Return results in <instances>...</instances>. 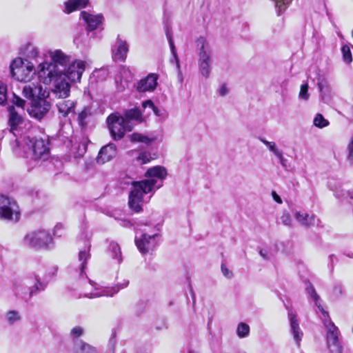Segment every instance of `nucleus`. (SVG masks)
Instances as JSON below:
<instances>
[{"label": "nucleus", "instance_id": "nucleus-31", "mask_svg": "<svg viewBox=\"0 0 353 353\" xmlns=\"http://www.w3.org/2000/svg\"><path fill=\"white\" fill-rule=\"evenodd\" d=\"M109 249L112 254V258L117 259L119 262L121 261V252L119 245L114 242L110 243Z\"/></svg>", "mask_w": 353, "mask_h": 353}, {"label": "nucleus", "instance_id": "nucleus-40", "mask_svg": "<svg viewBox=\"0 0 353 353\" xmlns=\"http://www.w3.org/2000/svg\"><path fill=\"white\" fill-rule=\"evenodd\" d=\"M281 221L283 225L290 227L292 225V219L290 214L284 212L281 217Z\"/></svg>", "mask_w": 353, "mask_h": 353}, {"label": "nucleus", "instance_id": "nucleus-18", "mask_svg": "<svg viewBox=\"0 0 353 353\" xmlns=\"http://www.w3.org/2000/svg\"><path fill=\"white\" fill-rule=\"evenodd\" d=\"M61 99L57 103L59 114L64 117L74 115L76 103L70 99H64L65 97H59Z\"/></svg>", "mask_w": 353, "mask_h": 353}, {"label": "nucleus", "instance_id": "nucleus-19", "mask_svg": "<svg viewBox=\"0 0 353 353\" xmlns=\"http://www.w3.org/2000/svg\"><path fill=\"white\" fill-rule=\"evenodd\" d=\"M81 17L87 24L88 31L96 30L102 23L103 16L101 14H92L85 11L81 12Z\"/></svg>", "mask_w": 353, "mask_h": 353}, {"label": "nucleus", "instance_id": "nucleus-6", "mask_svg": "<svg viewBox=\"0 0 353 353\" xmlns=\"http://www.w3.org/2000/svg\"><path fill=\"white\" fill-rule=\"evenodd\" d=\"M154 191L152 185L148 184L143 180L133 181L129 194L128 205L130 208L135 212H141L142 210V204L144 201V195Z\"/></svg>", "mask_w": 353, "mask_h": 353}, {"label": "nucleus", "instance_id": "nucleus-3", "mask_svg": "<svg viewBox=\"0 0 353 353\" xmlns=\"http://www.w3.org/2000/svg\"><path fill=\"white\" fill-rule=\"evenodd\" d=\"M24 97L31 100L28 109L29 114L38 120L41 119L50 110L51 105L45 99L46 91L40 84L30 83L23 88Z\"/></svg>", "mask_w": 353, "mask_h": 353}, {"label": "nucleus", "instance_id": "nucleus-23", "mask_svg": "<svg viewBox=\"0 0 353 353\" xmlns=\"http://www.w3.org/2000/svg\"><path fill=\"white\" fill-rule=\"evenodd\" d=\"M89 3V0H68L64 3V12L70 14L77 10L85 8Z\"/></svg>", "mask_w": 353, "mask_h": 353}, {"label": "nucleus", "instance_id": "nucleus-13", "mask_svg": "<svg viewBox=\"0 0 353 353\" xmlns=\"http://www.w3.org/2000/svg\"><path fill=\"white\" fill-rule=\"evenodd\" d=\"M157 234L149 235L146 233H143L139 236H135V243L139 252L145 254L150 250H152L157 245Z\"/></svg>", "mask_w": 353, "mask_h": 353}, {"label": "nucleus", "instance_id": "nucleus-15", "mask_svg": "<svg viewBox=\"0 0 353 353\" xmlns=\"http://www.w3.org/2000/svg\"><path fill=\"white\" fill-rule=\"evenodd\" d=\"M128 281H125L123 283L114 287H103L102 288H94V290L88 293H84L83 297L90 299L100 297V296H112L117 294L120 289L125 288L128 285Z\"/></svg>", "mask_w": 353, "mask_h": 353}, {"label": "nucleus", "instance_id": "nucleus-1", "mask_svg": "<svg viewBox=\"0 0 353 353\" xmlns=\"http://www.w3.org/2000/svg\"><path fill=\"white\" fill-rule=\"evenodd\" d=\"M51 62L43 61L40 63L35 70L40 81L46 85L50 84L56 80L57 77L61 74L63 69L72 60L61 50H56L50 52Z\"/></svg>", "mask_w": 353, "mask_h": 353}, {"label": "nucleus", "instance_id": "nucleus-51", "mask_svg": "<svg viewBox=\"0 0 353 353\" xmlns=\"http://www.w3.org/2000/svg\"><path fill=\"white\" fill-rule=\"evenodd\" d=\"M274 155L278 158L279 163L282 162V161L285 159V157H283V151L281 150H280Z\"/></svg>", "mask_w": 353, "mask_h": 353}, {"label": "nucleus", "instance_id": "nucleus-35", "mask_svg": "<svg viewBox=\"0 0 353 353\" xmlns=\"http://www.w3.org/2000/svg\"><path fill=\"white\" fill-rule=\"evenodd\" d=\"M341 52L343 54V61L347 64L350 63L352 61V57L350 47L347 46H343L341 48Z\"/></svg>", "mask_w": 353, "mask_h": 353}, {"label": "nucleus", "instance_id": "nucleus-41", "mask_svg": "<svg viewBox=\"0 0 353 353\" xmlns=\"http://www.w3.org/2000/svg\"><path fill=\"white\" fill-rule=\"evenodd\" d=\"M336 196L343 199H353V190H342L341 192H336Z\"/></svg>", "mask_w": 353, "mask_h": 353}, {"label": "nucleus", "instance_id": "nucleus-28", "mask_svg": "<svg viewBox=\"0 0 353 353\" xmlns=\"http://www.w3.org/2000/svg\"><path fill=\"white\" fill-rule=\"evenodd\" d=\"M167 38H168V42H169V45H170V50H171V52H172V57H173V59H171V61H172L174 60V62L176 63V67L178 68H180L179 59V57L177 56L176 48H175V46H174L172 37V36L170 34L167 33Z\"/></svg>", "mask_w": 353, "mask_h": 353}, {"label": "nucleus", "instance_id": "nucleus-22", "mask_svg": "<svg viewBox=\"0 0 353 353\" xmlns=\"http://www.w3.org/2000/svg\"><path fill=\"white\" fill-rule=\"evenodd\" d=\"M294 216L296 220L303 226L313 227L319 224V220L314 214L297 211L295 212Z\"/></svg>", "mask_w": 353, "mask_h": 353}, {"label": "nucleus", "instance_id": "nucleus-26", "mask_svg": "<svg viewBox=\"0 0 353 353\" xmlns=\"http://www.w3.org/2000/svg\"><path fill=\"white\" fill-rule=\"evenodd\" d=\"M123 117L125 119L127 123L130 120L141 121L142 119V115L140 110L136 108L126 110L124 113Z\"/></svg>", "mask_w": 353, "mask_h": 353}, {"label": "nucleus", "instance_id": "nucleus-36", "mask_svg": "<svg viewBox=\"0 0 353 353\" xmlns=\"http://www.w3.org/2000/svg\"><path fill=\"white\" fill-rule=\"evenodd\" d=\"M90 254H89V250L88 249L84 248L83 250H81L79 253V260L81 261V272L84 270L85 268L86 261L88 259Z\"/></svg>", "mask_w": 353, "mask_h": 353}, {"label": "nucleus", "instance_id": "nucleus-16", "mask_svg": "<svg viewBox=\"0 0 353 353\" xmlns=\"http://www.w3.org/2000/svg\"><path fill=\"white\" fill-rule=\"evenodd\" d=\"M159 76L157 74H149L145 78L141 79L137 84V90L140 92H152L157 85Z\"/></svg>", "mask_w": 353, "mask_h": 353}, {"label": "nucleus", "instance_id": "nucleus-21", "mask_svg": "<svg viewBox=\"0 0 353 353\" xmlns=\"http://www.w3.org/2000/svg\"><path fill=\"white\" fill-rule=\"evenodd\" d=\"M288 317L290 323V330L293 335L294 340L296 343L299 345L303 334L299 327L296 315L292 310H290L288 312Z\"/></svg>", "mask_w": 353, "mask_h": 353}, {"label": "nucleus", "instance_id": "nucleus-17", "mask_svg": "<svg viewBox=\"0 0 353 353\" xmlns=\"http://www.w3.org/2000/svg\"><path fill=\"white\" fill-rule=\"evenodd\" d=\"M128 51L127 42L118 38L112 48V58L115 61H124Z\"/></svg>", "mask_w": 353, "mask_h": 353}, {"label": "nucleus", "instance_id": "nucleus-45", "mask_svg": "<svg viewBox=\"0 0 353 353\" xmlns=\"http://www.w3.org/2000/svg\"><path fill=\"white\" fill-rule=\"evenodd\" d=\"M83 333V329L81 327L77 326L71 330L70 334L76 337H79Z\"/></svg>", "mask_w": 353, "mask_h": 353}, {"label": "nucleus", "instance_id": "nucleus-47", "mask_svg": "<svg viewBox=\"0 0 353 353\" xmlns=\"http://www.w3.org/2000/svg\"><path fill=\"white\" fill-rule=\"evenodd\" d=\"M228 92V90L225 85H222L219 90V95L223 97L226 95Z\"/></svg>", "mask_w": 353, "mask_h": 353}, {"label": "nucleus", "instance_id": "nucleus-49", "mask_svg": "<svg viewBox=\"0 0 353 353\" xmlns=\"http://www.w3.org/2000/svg\"><path fill=\"white\" fill-rule=\"evenodd\" d=\"M272 197L274 199V200L278 203H282V199L280 197L279 195H278L276 192L273 191L272 192Z\"/></svg>", "mask_w": 353, "mask_h": 353}, {"label": "nucleus", "instance_id": "nucleus-27", "mask_svg": "<svg viewBox=\"0 0 353 353\" xmlns=\"http://www.w3.org/2000/svg\"><path fill=\"white\" fill-rule=\"evenodd\" d=\"M6 319L10 325H13L21 321V316L17 310H9L6 314Z\"/></svg>", "mask_w": 353, "mask_h": 353}, {"label": "nucleus", "instance_id": "nucleus-50", "mask_svg": "<svg viewBox=\"0 0 353 353\" xmlns=\"http://www.w3.org/2000/svg\"><path fill=\"white\" fill-rule=\"evenodd\" d=\"M274 155L278 158L279 163L282 162V161L285 159V157H283V151L281 150H280Z\"/></svg>", "mask_w": 353, "mask_h": 353}, {"label": "nucleus", "instance_id": "nucleus-5", "mask_svg": "<svg viewBox=\"0 0 353 353\" xmlns=\"http://www.w3.org/2000/svg\"><path fill=\"white\" fill-rule=\"evenodd\" d=\"M198 49V67L199 73L205 79L209 78L212 70V50L210 42L203 37L196 41Z\"/></svg>", "mask_w": 353, "mask_h": 353}, {"label": "nucleus", "instance_id": "nucleus-38", "mask_svg": "<svg viewBox=\"0 0 353 353\" xmlns=\"http://www.w3.org/2000/svg\"><path fill=\"white\" fill-rule=\"evenodd\" d=\"M299 97L300 99H303L305 101H307L309 99L310 94L308 93L307 83H303L301 85V89H300V92L299 94Z\"/></svg>", "mask_w": 353, "mask_h": 353}, {"label": "nucleus", "instance_id": "nucleus-39", "mask_svg": "<svg viewBox=\"0 0 353 353\" xmlns=\"http://www.w3.org/2000/svg\"><path fill=\"white\" fill-rule=\"evenodd\" d=\"M7 89L6 85L0 81V105H3L6 101Z\"/></svg>", "mask_w": 353, "mask_h": 353}, {"label": "nucleus", "instance_id": "nucleus-8", "mask_svg": "<svg viewBox=\"0 0 353 353\" xmlns=\"http://www.w3.org/2000/svg\"><path fill=\"white\" fill-rule=\"evenodd\" d=\"M20 209L17 202L6 195H0V219L17 222L20 218Z\"/></svg>", "mask_w": 353, "mask_h": 353}, {"label": "nucleus", "instance_id": "nucleus-46", "mask_svg": "<svg viewBox=\"0 0 353 353\" xmlns=\"http://www.w3.org/2000/svg\"><path fill=\"white\" fill-rule=\"evenodd\" d=\"M142 106L143 108H149L152 110L155 105L151 100H146L142 103Z\"/></svg>", "mask_w": 353, "mask_h": 353}, {"label": "nucleus", "instance_id": "nucleus-42", "mask_svg": "<svg viewBox=\"0 0 353 353\" xmlns=\"http://www.w3.org/2000/svg\"><path fill=\"white\" fill-rule=\"evenodd\" d=\"M221 270L225 277L228 279H232L233 277L232 272L230 270L225 264H221Z\"/></svg>", "mask_w": 353, "mask_h": 353}, {"label": "nucleus", "instance_id": "nucleus-10", "mask_svg": "<svg viewBox=\"0 0 353 353\" xmlns=\"http://www.w3.org/2000/svg\"><path fill=\"white\" fill-rule=\"evenodd\" d=\"M23 143L17 142V144H22L24 154H28L29 152H32V157L35 159H46L49 149L43 139H30L29 137H25L23 139Z\"/></svg>", "mask_w": 353, "mask_h": 353}, {"label": "nucleus", "instance_id": "nucleus-55", "mask_svg": "<svg viewBox=\"0 0 353 353\" xmlns=\"http://www.w3.org/2000/svg\"><path fill=\"white\" fill-rule=\"evenodd\" d=\"M188 353H197V352H194V351H193V350H189V351H188Z\"/></svg>", "mask_w": 353, "mask_h": 353}, {"label": "nucleus", "instance_id": "nucleus-34", "mask_svg": "<svg viewBox=\"0 0 353 353\" xmlns=\"http://www.w3.org/2000/svg\"><path fill=\"white\" fill-rule=\"evenodd\" d=\"M274 2L278 15L284 11L290 3L289 0H272Z\"/></svg>", "mask_w": 353, "mask_h": 353}, {"label": "nucleus", "instance_id": "nucleus-14", "mask_svg": "<svg viewBox=\"0 0 353 353\" xmlns=\"http://www.w3.org/2000/svg\"><path fill=\"white\" fill-rule=\"evenodd\" d=\"M34 285L29 289V292L23 293L22 288L19 285H15V292L17 294H21L22 299L28 301L31 297L37 293L43 291L46 287V283L41 281V278L38 274H34L32 276Z\"/></svg>", "mask_w": 353, "mask_h": 353}, {"label": "nucleus", "instance_id": "nucleus-37", "mask_svg": "<svg viewBox=\"0 0 353 353\" xmlns=\"http://www.w3.org/2000/svg\"><path fill=\"white\" fill-rule=\"evenodd\" d=\"M260 141L272 152L274 154H276L281 149H279L276 143L274 141H268L264 139H260Z\"/></svg>", "mask_w": 353, "mask_h": 353}, {"label": "nucleus", "instance_id": "nucleus-52", "mask_svg": "<svg viewBox=\"0 0 353 353\" xmlns=\"http://www.w3.org/2000/svg\"><path fill=\"white\" fill-rule=\"evenodd\" d=\"M152 111L157 116H161V111L158 109L157 107L154 106V108L152 109Z\"/></svg>", "mask_w": 353, "mask_h": 353}, {"label": "nucleus", "instance_id": "nucleus-12", "mask_svg": "<svg viewBox=\"0 0 353 353\" xmlns=\"http://www.w3.org/2000/svg\"><path fill=\"white\" fill-rule=\"evenodd\" d=\"M167 176V171L162 166H154L148 169L145 173V181L148 184L156 190L163 185V181Z\"/></svg>", "mask_w": 353, "mask_h": 353}, {"label": "nucleus", "instance_id": "nucleus-43", "mask_svg": "<svg viewBox=\"0 0 353 353\" xmlns=\"http://www.w3.org/2000/svg\"><path fill=\"white\" fill-rule=\"evenodd\" d=\"M89 114L88 112L84 110H83L78 116L79 121L81 123V125H86V119L88 117Z\"/></svg>", "mask_w": 353, "mask_h": 353}, {"label": "nucleus", "instance_id": "nucleus-32", "mask_svg": "<svg viewBox=\"0 0 353 353\" xmlns=\"http://www.w3.org/2000/svg\"><path fill=\"white\" fill-rule=\"evenodd\" d=\"M313 123L316 127L323 128L327 127L330 123L321 114H317L314 119Z\"/></svg>", "mask_w": 353, "mask_h": 353}, {"label": "nucleus", "instance_id": "nucleus-9", "mask_svg": "<svg viewBox=\"0 0 353 353\" xmlns=\"http://www.w3.org/2000/svg\"><path fill=\"white\" fill-rule=\"evenodd\" d=\"M52 242L50 233L44 230L28 232L23 239V244L32 248H46Z\"/></svg>", "mask_w": 353, "mask_h": 353}, {"label": "nucleus", "instance_id": "nucleus-54", "mask_svg": "<svg viewBox=\"0 0 353 353\" xmlns=\"http://www.w3.org/2000/svg\"><path fill=\"white\" fill-rule=\"evenodd\" d=\"M319 90L321 92L322 91V85L321 83H319Z\"/></svg>", "mask_w": 353, "mask_h": 353}, {"label": "nucleus", "instance_id": "nucleus-4", "mask_svg": "<svg viewBox=\"0 0 353 353\" xmlns=\"http://www.w3.org/2000/svg\"><path fill=\"white\" fill-rule=\"evenodd\" d=\"M308 292L311 297L315 302V305L318 309L322 312L325 319H323V323L327 328V347L332 353H341L342 347L340 345L339 341V329L338 327L330 321L328 316V314L324 310L322 305L320 304V297L316 292L314 288L311 287L308 290Z\"/></svg>", "mask_w": 353, "mask_h": 353}, {"label": "nucleus", "instance_id": "nucleus-11", "mask_svg": "<svg viewBox=\"0 0 353 353\" xmlns=\"http://www.w3.org/2000/svg\"><path fill=\"white\" fill-rule=\"evenodd\" d=\"M106 121L111 136L114 140L122 139L127 131L131 130L124 117L118 113L109 115Z\"/></svg>", "mask_w": 353, "mask_h": 353}, {"label": "nucleus", "instance_id": "nucleus-25", "mask_svg": "<svg viewBox=\"0 0 353 353\" xmlns=\"http://www.w3.org/2000/svg\"><path fill=\"white\" fill-rule=\"evenodd\" d=\"M130 140L132 142L136 143H142L145 145H150L153 141H154V137H150L147 135L134 132L130 136Z\"/></svg>", "mask_w": 353, "mask_h": 353}, {"label": "nucleus", "instance_id": "nucleus-53", "mask_svg": "<svg viewBox=\"0 0 353 353\" xmlns=\"http://www.w3.org/2000/svg\"><path fill=\"white\" fill-rule=\"evenodd\" d=\"M287 159L285 158L284 160L282 161V162H281V165H282V167L283 168H286L287 167Z\"/></svg>", "mask_w": 353, "mask_h": 353}, {"label": "nucleus", "instance_id": "nucleus-24", "mask_svg": "<svg viewBox=\"0 0 353 353\" xmlns=\"http://www.w3.org/2000/svg\"><path fill=\"white\" fill-rule=\"evenodd\" d=\"M9 123L10 125V130L14 131L17 125L23 122V118L17 113L14 107L9 108Z\"/></svg>", "mask_w": 353, "mask_h": 353}, {"label": "nucleus", "instance_id": "nucleus-33", "mask_svg": "<svg viewBox=\"0 0 353 353\" xmlns=\"http://www.w3.org/2000/svg\"><path fill=\"white\" fill-rule=\"evenodd\" d=\"M152 159L149 152H143L139 153L136 157V161L139 164H145L149 163Z\"/></svg>", "mask_w": 353, "mask_h": 353}, {"label": "nucleus", "instance_id": "nucleus-2", "mask_svg": "<svg viewBox=\"0 0 353 353\" xmlns=\"http://www.w3.org/2000/svg\"><path fill=\"white\" fill-rule=\"evenodd\" d=\"M85 62L81 60H72L57 77L54 81V93L58 97H68L70 94L71 82H79L85 70Z\"/></svg>", "mask_w": 353, "mask_h": 353}, {"label": "nucleus", "instance_id": "nucleus-44", "mask_svg": "<svg viewBox=\"0 0 353 353\" xmlns=\"http://www.w3.org/2000/svg\"><path fill=\"white\" fill-rule=\"evenodd\" d=\"M12 103L17 107H19L21 108H24V105L26 103V102L23 99H21L19 97H18L15 94L14 95V97L12 99Z\"/></svg>", "mask_w": 353, "mask_h": 353}, {"label": "nucleus", "instance_id": "nucleus-48", "mask_svg": "<svg viewBox=\"0 0 353 353\" xmlns=\"http://www.w3.org/2000/svg\"><path fill=\"white\" fill-rule=\"evenodd\" d=\"M260 256L265 260H269L270 259V254L269 252L265 250H261L259 251Z\"/></svg>", "mask_w": 353, "mask_h": 353}, {"label": "nucleus", "instance_id": "nucleus-7", "mask_svg": "<svg viewBox=\"0 0 353 353\" xmlns=\"http://www.w3.org/2000/svg\"><path fill=\"white\" fill-rule=\"evenodd\" d=\"M10 68L12 77L19 81L24 82L31 79L34 70V66L32 63L20 57L12 61Z\"/></svg>", "mask_w": 353, "mask_h": 353}, {"label": "nucleus", "instance_id": "nucleus-29", "mask_svg": "<svg viewBox=\"0 0 353 353\" xmlns=\"http://www.w3.org/2000/svg\"><path fill=\"white\" fill-rule=\"evenodd\" d=\"M250 326L245 323H240L237 325L236 334L239 338H245L249 335Z\"/></svg>", "mask_w": 353, "mask_h": 353}, {"label": "nucleus", "instance_id": "nucleus-30", "mask_svg": "<svg viewBox=\"0 0 353 353\" xmlns=\"http://www.w3.org/2000/svg\"><path fill=\"white\" fill-rule=\"evenodd\" d=\"M77 346L79 347V352H77V353H97L95 347L83 341H80L77 344Z\"/></svg>", "mask_w": 353, "mask_h": 353}, {"label": "nucleus", "instance_id": "nucleus-20", "mask_svg": "<svg viewBox=\"0 0 353 353\" xmlns=\"http://www.w3.org/2000/svg\"><path fill=\"white\" fill-rule=\"evenodd\" d=\"M117 154V148L114 143H109L103 146L99 151L97 161L99 163H105L110 161Z\"/></svg>", "mask_w": 353, "mask_h": 353}]
</instances>
